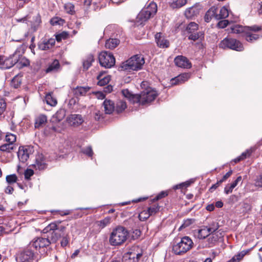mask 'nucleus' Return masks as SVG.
<instances>
[{
    "label": "nucleus",
    "mask_w": 262,
    "mask_h": 262,
    "mask_svg": "<svg viewBox=\"0 0 262 262\" xmlns=\"http://www.w3.org/2000/svg\"><path fill=\"white\" fill-rule=\"evenodd\" d=\"M129 236L127 230L124 227L119 226L114 229L109 237V243L113 246H119L123 245Z\"/></svg>",
    "instance_id": "nucleus-1"
},
{
    "label": "nucleus",
    "mask_w": 262,
    "mask_h": 262,
    "mask_svg": "<svg viewBox=\"0 0 262 262\" xmlns=\"http://www.w3.org/2000/svg\"><path fill=\"white\" fill-rule=\"evenodd\" d=\"M144 59L141 55L133 56L125 62L122 63L119 67L120 71H137L141 69L144 64Z\"/></svg>",
    "instance_id": "nucleus-2"
},
{
    "label": "nucleus",
    "mask_w": 262,
    "mask_h": 262,
    "mask_svg": "<svg viewBox=\"0 0 262 262\" xmlns=\"http://www.w3.org/2000/svg\"><path fill=\"white\" fill-rule=\"evenodd\" d=\"M157 11V4L151 2L147 6H145L140 12L136 17V22L140 25L143 24L149 18L154 15Z\"/></svg>",
    "instance_id": "nucleus-3"
},
{
    "label": "nucleus",
    "mask_w": 262,
    "mask_h": 262,
    "mask_svg": "<svg viewBox=\"0 0 262 262\" xmlns=\"http://www.w3.org/2000/svg\"><path fill=\"white\" fill-rule=\"evenodd\" d=\"M193 245L191 239L188 236L181 238V241L173 245L172 251L177 255L186 253L190 250Z\"/></svg>",
    "instance_id": "nucleus-4"
},
{
    "label": "nucleus",
    "mask_w": 262,
    "mask_h": 262,
    "mask_svg": "<svg viewBox=\"0 0 262 262\" xmlns=\"http://www.w3.org/2000/svg\"><path fill=\"white\" fill-rule=\"evenodd\" d=\"M219 46L223 49L229 48L237 51H241L244 49L242 43L234 38H225L221 42Z\"/></svg>",
    "instance_id": "nucleus-5"
},
{
    "label": "nucleus",
    "mask_w": 262,
    "mask_h": 262,
    "mask_svg": "<svg viewBox=\"0 0 262 262\" xmlns=\"http://www.w3.org/2000/svg\"><path fill=\"white\" fill-rule=\"evenodd\" d=\"M24 54V49L22 46H20L16 49L15 52L8 58L5 59V62H4L5 67L4 68H11L14 64L18 62L20 57Z\"/></svg>",
    "instance_id": "nucleus-6"
},
{
    "label": "nucleus",
    "mask_w": 262,
    "mask_h": 262,
    "mask_svg": "<svg viewBox=\"0 0 262 262\" xmlns=\"http://www.w3.org/2000/svg\"><path fill=\"white\" fill-rule=\"evenodd\" d=\"M99 61L101 66L106 68L113 67L115 63V58L110 52H102L99 55Z\"/></svg>",
    "instance_id": "nucleus-7"
},
{
    "label": "nucleus",
    "mask_w": 262,
    "mask_h": 262,
    "mask_svg": "<svg viewBox=\"0 0 262 262\" xmlns=\"http://www.w3.org/2000/svg\"><path fill=\"white\" fill-rule=\"evenodd\" d=\"M139 96L140 100L138 103L143 105L154 100L157 96V93L156 91L149 88L143 91Z\"/></svg>",
    "instance_id": "nucleus-8"
},
{
    "label": "nucleus",
    "mask_w": 262,
    "mask_h": 262,
    "mask_svg": "<svg viewBox=\"0 0 262 262\" xmlns=\"http://www.w3.org/2000/svg\"><path fill=\"white\" fill-rule=\"evenodd\" d=\"M198 29V25L194 22H191L187 25L186 31L190 34L188 37L189 39L195 41L203 36L204 34L202 32H195Z\"/></svg>",
    "instance_id": "nucleus-9"
},
{
    "label": "nucleus",
    "mask_w": 262,
    "mask_h": 262,
    "mask_svg": "<svg viewBox=\"0 0 262 262\" xmlns=\"http://www.w3.org/2000/svg\"><path fill=\"white\" fill-rule=\"evenodd\" d=\"M33 152V147L31 146H20L18 151V157L22 162H25L28 159L30 155Z\"/></svg>",
    "instance_id": "nucleus-10"
},
{
    "label": "nucleus",
    "mask_w": 262,
    "mask_h": 262,
    "mask_svg": "<svg viewBox=\"0 0 262 262\" xmlns=\"http://www.w3.org/2000/svg\"><path fill=\"white\" fill-rule=\"evenodd\" d=\"M231 32L233 33H242L245 37L246 40H250L252 39L250 37L251 34L249 32V27H243L239 25H234L231 28Z\"/></svg>",
    "instance_id": "nucleus-11"
},
{
    "label": "nucleus",
    "mask_w": 262,
    "mask_h": 262,
    "mask_svg": "<svg viewBox=\"0 0 262 262\" xmlns=\"http://www.w3.org/2000/svg\"><path fill=\"white\" fill-rule=\"evenodd\" d=\"M217 228H208L204 226L200 229L194 231V236L199 239H204L210 234V233L214 232Z\"/></svg>",
    "instance_id": "nucleus-12"
},
{
    "label": "nucleus",
    "mask_w": 262,
    "mask_h": 262,
    "mask_svg": "<svg viewBox=\"0 0 262 262\" xmlns=\"http://www.w3.org/2000/svg\"><path fill=\"white\" fill-rule=\"evenodd\" d=\"M50 242L48 238L38 237L34 239L30 244V247H33L36 249L43 248L50 245Z\"/></svg>",
    "instance_id": "nucleus-13"
},
{
    "label": "nucleus",
    "mask_w": 262,
    "mask_h": 262,
    "mask_svg": "<svg viewBox=\"0 0 262 262\" xmlns=\"http://www.w3.org/2000/svg\"><path fill=\"white\" fill-rule=\"evenodd\" d=\"M34 252L30 249H27L19 253L16 257L17 262H27L33 259Z\"/></svg>",
    "instance_id": "nucleus-14"
},
{
    "label": "nucleus",
    "mask_w": 262,
    "mask_h": 262,
    "mask_svg": "<svg viewBox=\"0 0 262 262\" xmlns=\"http://www.w3.org/2000/svg\"><path fill=\"white\" fill-rule=\"evenodd\" d=\"M66 227L62 226L59 227V229L51 232V235L49 237L50 238V243H56L62 235H63V232L65 230Z\"/></svg>",
    "instance_id": "nucleus-15"
},
{
    "label": "nucleus",
    "mask_w": 262,
    "mask_h": 262,
    "mask_svg": "<svg viewBox=\"0 0 262 262\" xmlns=\"http://www.w3.org/2000/svg\"><path fill=\"white\" fill-rule=\"evenodd\" d=\"M175 64L179 67L182 68H190L191 63L184 56H178L174 59Z\"/></svg>",
    "instance_id": "nucleus-16"
},
{
    "label": "nucleus",
    "mask_w": 262,
    "mask_h": 262,
    "mask_svg": "<svg viewBox=\"0 0 262 262\" xmlns=\"http://www.w3.org/2000/svg\"><path fill=\"white\" fill-rule=\"evenodd\" d=\"M141 256L140 253L127 252L123 256V260L125 262H138Z\"/></svg>",
    "instance_id": "nucleus-17"
},
{
    "label": "nucleus",
    "mask_w": 262,
    "mask_h": 262,
    "mask_svg": "<svg viewBox=\"0 0 262 262\" xmlns=\"http://www.w3.org/2000/svg\"><path fill=\"white\" fill-rule=\"evenodd\" d=\"M68 121L71 125L77 126L82 124L83 119L80 115H71L68 118Z\"/></svg>",
    "instance_id": "nucleus-18"
},
{
    "label": "nucleus",
    "mask_w": 262,
    "mask_h": 262,
    "mask_svg": "<svg viewBox=\"0 0 262 262\" xmlns=\"http://www.w3.org/2000/svg\"><path fill=\"white\" fill-rule=\"evenodd\" d=\"M34 166L36 169L43 170L46 168L47 164L44 156L42 154H38L36 158Z\"/></svg>",
    "instance_id": "nucleus-19"
},
{
    "label": "nucleus",
    "mask_w": 262,
    "mask_h": 262,
    "mask_svg": "<svg viewBox=\"0 0 262 262\" xmlns=\"http://www.w3.org/2000/svg\"><path fill=\"white\" fill-rule=\"evenodd\" d=\"M190 77L188 73H183L179 76L171 79V84L172 85H176L182 83L187 81Z\"/></svg>",
    "instance_id": "nucleus-20"
},
{
    "label": "nucleus",
    "mask_w": 262,
    "mask_h": 262,
    "mask_svg": "<svg viewBox=\"0 0 262 262\" xmlns=\"http://www.w3.org/2000/svg\"><path fill=\"white\" fill-rule=\"evenodd\" d=\"M121 93L124 97L133 103H138L140 100L139 95L132 94L127 89L122 90Z\"/></svg>",
    "instance_id": "nucleus-21"
},
{
    "label": "nucleus",
    "mask_w": 262,
    "mask_h": 262,
    "mask_svg": "<svg viewBox=\"0 0 262 262\" xmlns=\"http://www.w3.org/2000/svg\"><path fill=\"white\" fill-rule=\"evenodd\" d=\"M155 39L158 46L160 48H167L169 47V41L166 39L160 33L155 35Z\"/></svg>",
    "instance_id": "nucleus-22"
},
{
    "label": "nucleus",
    "mask_w": 262,
    "mask_h": 262,
    "mask_svg": "<svg viewBox=\"0 0 262 262\" xmlns=\"http://www.w3.org/2000/svg\"><path fill=\"white\" fill-rule=\"evenodd\" d=\"M90 90V88L89 86H77L73 89V92L76 97H78L85 96Z\"/></svg>",
    "instance_id": "nucleus-23"
},
{
    "label": "nucleus",
    "mask_w": 262,
    "mask_h": 262,
    "mask_svg": "<svg viewBox=\"0 0 262 262\" xmlns=\"http://www.w3.org/2000/svg\"><path fill=\"white\" fill-rule=\"evenodd\" d=\"M222 236V232L219 231L212 232V234L208 238V246L209 247H212Z\"/></svg>",
    "instance_id": "nucleus-24"
},
{
    "label": "nucleus",
    "mask_w": 262,
    "mask_h": 262,
    "mask_svg": "<svg viewBox=\"0 0 262 262\" xmlns=\"http://www.w3.org/2000/svg\"><path fill=\"white\" fill-rule=\"evenodd\" d=\"M55 40L54 38H50L47 41H44L39 45V48L41 50H47L55 45Z\"/></svg>",
    "instance_id": "nucleus-25"
},
{
    "label": "nucleus",
    "mask_w": 262,
    "mask_h": 262,
    "mask_svg": "<svg viewBox=\"0 0 262 262\" xmlns=\"http://www.w3.org/2000/svg\"><path fill=\"white\" fill-rule=\"evenodd\" d=\"M47 122V118L44 115H39L35 119V128H40L43 127Z\"/></svg>",
    "instance_id": "nucleus-26"
},
{
    "label": "nucleus",
    "mask_w": 262,
    "mask_h": 262,
    "mask_svg": "<svg viewBox=\"0 0 262 262\" xmlns=\"http://www.w3.org/2000/svg\"><path fill=\"white\" fill-rule=\"evenodd\" d=\"M103 105L106 114H110L114 111V103L111 100H105L103 103Z\"/></svg>",
    "instance_id": "nucleus-27"
},
{
    "label": "nucleus",
    "mask_w": 262,
    "mask_h": 262,
    "mask_svg": "<svg viewBox=\"0 0 262 262\" xmlns=\"http://www.w3.org/2000/svg\"><path fill=\"white\" fill-rule=\"evenodd\" d=\"M31 29L33 32L36 31V30L40 27L41 23V17L39 14H37L36 16L33 17V20L31 21Z\"/></svg>",
    "instance_id": "nucleus-28"
},
{
    "label": "nucleus",
    "mask_w": 262,
    "mask_h": 262,
    "mask_svg": "<svg viewBox=\"0 0 262 262\" xmlns=\"http://www.w3.org/2000/svg\"><path fill=\"white\" fill-rule=\"evenodd\" d=\"M249 251V250L240 251L227 262H239L243 259L244 257L247 254Z\"/></svg>",
    "instance_id": "nucleus-29"
},
{
    "label": "nucleus",
    "mask_w": 262,
    "mask_h": 262,
    "mask_svg": "<svg viewBox=\"0 0 262 262\" xmlns=\"http://www.w3.org/2000/svg\"><path fill=\"white\" fill-rule=\"evenodd\" d=\"M97 79L98 80V84L100 86H103L107 84L111 80V77L109 75L101 73L97 76Z\"/></svg>",
    "instance_id": "nucleus-30"
},
{
    "label": "nucleus",
    "mask_w": 262,
    "mask_h": 262,
    "mask_svg": "<svg viewBox=\"0 0 262 262\" xmlns=\"http://www.w3.org/2000/svg\"><path fill=\"white\" fill-rule=\"evenodd\" d=\"M261 28L259 27L254 26L252 27H249V32L251 34V38L252 39L250 40H247L249 42H252L253 41L257 40L259 38V36L257 34H254V32H257L260 30Z\"/></svg>",
    "instance_id": "nucleus-31"
},
{
    "label": "nucleus",
    "mask_w": 262,
    "mask_h": 262,
    "mask_svg": "<svg viewBox=\"0 0 262 262\" xmlns=\"http://www.w3.org/2000/svg\"><path fill=\"white\" fill-rule=\"evenodd\" d=\"M229 15L228 9L226 6L222 7L219 11V13H217L215 16V19H221L227 17Z\"/></svg>",
    "instance_id": "nucleus-32"
},
{
    "label": "nucleus",
    "mask_w": 262,
    "mask_h": 262,
    "mask_svg": "<svg viewBox=\"0 0 262 262\" xmlns=\"http://www.w3.org/2000/svg\"><path fill=\"white\" fill-rule=\"evenodd\" d=\"M66 116V112L64 110H60L56 112V113L52 117V121L53 122H58L64 118Z\"/></svg>",
    "instance_id": "nucleus-33"
},
{
    "label": "nucleus",
    "mask_w": 262,
    "mask_h": 262,
    "mask_svg": "<svg viewBox=\"0 0 262 262\" xmlns=\"http://www.w3.org/2000/svg\"><path fill=\"white\" fill-rule=\"evenodd\" d=\"M119 43V40L117 39H110L105 42V47L107 49H113L115 48Z\"/></svg>",
    "instance_id": "nucleus-34"
},
{
    "label": "nucleus",
    "mask_w": 262,
    "mask_h": 262,
    "mask_svg": "<svg viewBox=\"0 0 262 262\" xmlns=\"http://www.w3.org/2000/svg\"><path fill=\"white\" fill-rule=\"evenodd\" d=\"M59 68V62L57 60H54L46 69V72L49 73L57 71Z\"/></svg>",
    "instance_id": "nucleus-35"
},
{
    "label": "nucleus",
    "mask_w": 262,
    "mask_h": 262,
    "mask_svg": "<svg viewBox=\"0 0 262 262\" xmlns=\"http://www.w3.org/2000/svg\"><path fill=\"white\" fill-rule=\"evenodd\" d=\"M45 99L47 103L51 106H55L57 104V100L53 97L52 93L47 94Z\"/></svg>",
    "instance_id": "nucleus-36"
},
{
    "label": "nucleus",
    "mask_w": 262,
    "mask_h": 262,
    "mask_svg": "<svg viewBox=\"0 0 262 262\" xmlns=\"http://www.w3.org/2000/svg\"><path fill=\"white\" fill-rule=\"evenodd\" d=\"M94 61V57L92 55H89L83 61V67L84 70H88L91 66L92 62Z\"/></svg>",
    "instance_id": "nucleus-37"
},
{
    "label": "nucleus",
    "mask_w": 262,
    "mask_h": 262,
    "mask_svg": "<svg viewBox=\"0 0 262 262\" xmlns=\"http://www.w3.org/2000/svg\"><path fill=\"white\" fill-rule=\"evenodd\" d=\"M111 217H106L104 219L97 222L98 226L101 229L104 228L111 223Z\"/></svg>",
    "instance_id": "nucleus-38"
},
{
    "label": "nucleus",
    "mask_w": 262,
    "mask_h": 262,
    "mask_svg": "<svg viewBox=\"0 0 262 262\" xmlns=\"http://www.w3.org/2000/svg\"><path fill=\"white\" fill-rule=\"evenodd\" d=\"M198 13L197 9L194 7H190L187 9L185 12V15L187 18H191Z\"/></svg>",
    "instance_id": "nucleus-39"
},
{
    "label": "nucleus",
    "mask_w": 262,
    "mask_h": 262,
    "mask_svg": "<svg viewBox=\"0 0 262 262\" xmlns=\"http://www.w3.org/2000/svg\"><path fill=\"white\" fill-rule=\"evenodd\" d=\"M14 145L9 143H5L0 146V150L2 151L10 152L14 148Z\"/></svg>",
    "instance_id": "nucleus-40"
},
{
    "label": "nucleus",
    "mask_w": 262,
    "mask_h": 262,
    "mask_svg": "<svg viewBox=\"0 0 262 262\" xmlns=\"http://www.w3.org/2000/svg\"><path fill=\"white\" fill-rule=\"evenodd\" d=\"M186 0H176L170 4L172 8H179L186 4Z\"/></svg>",
    "instance_id": "nucleus-41"
},
{
    "label": "nucleus",
    "mask_w": 262,
    "mask_h": 262,
    "mask_svg": "<svg viewBox=\"0 0 262 262\" xmlns=\"http://www.w3.org/2000/svg\"><path fill=\"white\" fill-rule=\"evenodd\" d=\"M29 64V60L22 56L16 65L18 68H21L23 67L28 66Z\"/></svg>",
    "instance_id": "nucleus-42"
},
{
    "label": "nucleus",
    "mask_w": 262,
    "mask_h": 262,
    "mask_svg": "<svg viewBox=\"0 0 262 262\" xmlns=\"http://www.w3.org/2000/svg\"><path fill=\"white\" fill-rule=\"evenodd\" d=\"M217 8L215 7H212L210 8L206 12L207 17H209V18H212V17H214L215 18V16L217 14Z\"/></svg>",
    "instance_id": "nucleus-43"
},
{
    "label": "nucleus",
    "mask_w": 262,
    "mask_h": 262,
    "mask_svg": "<svg viewBox=\"0 0 262 262\" xmlns=\"http://www.w3.org/2000/svg\"><path fill=\"white\" fill-rule=\"evenodd\" d=\"M160 206L158 204H155L150 207H149L147 209L148 212L149 213L150 216L155 214L158 212H159L160 209Z\"/></svg>",
    "instance_id": "nucleus-44"
},
{
    "label": "nucleus",
    "mask_w": 262,
    "mask_h": 262,
    "mask_svg": "<svg viewBox=\"0 0 262 262\" xmlns=\"http://www.w3.org/2000/svg\"><path fill=\"white\" fill-rule=\"evenodd\" d=\"M5 140L7 142L14 144L16 140V137L12 134H7L6 135Z\"/></svg>",
    "instance_id": "nucleus-45"
},
{
    "label": "nucleus",
    "mask_w": 262,
    "mask_h": 262,
    "mask_svg": "<svg viewBox=\"0 0 262 262\" xmlns=\"http://www.w3.org/2000/svg\"><path fill=\"white\" fill-rule=\"evenodd\" d=\"M59 227L56 223L50 224L45 229L46 232H52L59 229Z\"/></svg>",
    "instance_id": "nucleus-46"
},
{
    "label": "nucleus",
    "mask_w": 262,
    "mask_h": 262,
    "mask_svg": "<svg viewBox=\"0 0 262 262\" xmlns=\"http://www.w3.org/2000/svg\"><path fill=\"white\" fill-rule=\"evenodd\" d=\"M193 182H194V181L192 180L187 181L185 182L182 183L179 185H176V186H174V188L176 189H181L183 187L186 188V187H188L189 186H190V184L193 183Z\"/></svg>",
    "instance_id": "nucleus-47"
},
{
    "label": "nucleus",
    "mask_w": 262,
    "mask_h": 262,
    "mask_svg": "<svg viewBox=\"0 0 262 262\" xmlns=\"http://www.w3.org/2000/svg\"><path fill=\"white\" fill-rule=\"evenodd\" d=\"M150 216L148 210H143L139 214V219L141 221H144Z\"/></svg>",
    "instance_id": "nucleus-48"
},
{
    "label": "nucleus",
    "mask_w": 262,
    "mask_h": 262,
    "mask_svg": "<svg viewBox=\"0 0 262 262\" xmlns=\"http://www.w3.org/2000/svg\"><path fill=\"white\" fill-rule=\"evenodd\" d=\"M66 12L69 14H72L74 12V6L71 3H67L64 6Z\"/></svg>",
    "instance_id": "nucleus-49"
},
{
    "label": "nucleus",
    "mask_w": 262,
    "mask_h": 262,
    "mask_svg": "<svg viewBox=\"0 0 262 262\" xmlns=\"http://www.w3.org/2000/svg\"><path fill=\"white\" fill-rule=\"evenodd\" d=\"M194 222V220L193 219H187V220L184 221L183 223L179 228V230H181L183 228H185L189 226L190 225H191L192 223H193Z\"/></svg>",
    "instance_id": "nucleus-50"
},
{
    "label": "nucleus",
    "mask_w": 262,
    "mask_h": 262,
    "mask_svg": "<svg viewBox=\"0 0 262 262\" xmlns=\"http://www.w3.org/2000/svg\"><path fill=\"white\" fill-rule=\"evenodd\" d=\"M6 179L7 182L10 184L16 182L17 180V177L14 174L7 176Z\"/></svg>",
    "instance_id": "nucleus-51"
},
{
    "label": "nucleus",
    "mask_w": 262,
    "mask_h": 262,
    "mask_svg": "<svg viewBox=\"0 0 262 262\" xmlns=\"http://www.w3.org/2000/svg\"><path fill=\"white\" fill-rule=\"evenodd\" d=\"M126 108V104L123 101L120 100L117 103V110L118 112H122Z\"/></svg>",
    "instance_id": "nucleus-52"
},
{
    "label": "nucleus",
    "mask_w": 262,
    "mask_h": 262,
    "mask_svg": "<svg viewBox=\"0 0 262 262\" xmlns=\"http://www.w3.org/2000/svg\"><path fill=\"white\" fill-rule=\"evenodd\" d=\"M20 76L17 75L15 76L12 80V85L15 88H17L21 83V80L20 79Z\"/></svg>",
    "instance_id": "nucleus-53"
},
{
    "label": "nucleus",
    "mask_w": 262,
    "mask_h": 262,
    "mask_svg": "<svg viewBox=\"0 0 262 262\" xmlns=\"http://www.w3.org/2000/svg\"><path fill=\"white\" fill-rule=\"evenodd\" d=\"M63 20L58 17H53L50 20V23L52 25H61L63 24Z\"/></svg>",
    "instance_id": "nucleus-54"
},
{
    "label": "nucleus",
    "mask_w": 262,
    "mask_h": 262,
    "mask_svg": "<svg viewBox=\"0 0 262 262\" xmlns=\"http://www.w3.org/2000/svg\"><path fill=\"white\" fill-rule=\"evenodd\" d=\"M68 34L65 32H63L60 34L56 35V39L58 42L61 41L62 39H65L68 37Z\"/></svg>",
    "instance_id": "nucleus-55"
},
{
    "label": "nucleus",
    "mask_w": 262,
    "mask_h": 262,
    "mask_svg": "<svg viewBox=\"0 0 262 262\" xmlns=\"http://www.w3.org/2000/svg\"><path fill=\"white\" fill-rule=\"evenodd\" d=\"M82 152L89 157H92L93 152L91 146L86 147L82 149Z\"/></svg>",
    "instance_id": "nucleus-56"
},
{
    "label": "nucleus",
    "mask_w": 262,
    "mask_h": 262,
    "mask_svg": "<svg viewBox=\"0 0 262 262\" xmlns=\"http://www.w3.org/2000/svg\"><path fill=\"white\" fill-rule=\"evenodd\" d=\"M6 107V104L5 101L3 99H0V115L3 114L5 111Z\"/></svg>",
    "instance_id": "nucleus-57"
},
{
    "label": "nucleus",
    "mask_w": 262,
    "mask_h": 262,
    "mask_svg": "<svg viewBox=\"0 0 262 262\" xmlns=\"http://www.w3.org/2000/svg\"><path fill=\"white\" fill-rule=\"evenodd\" d=\"M228 24H229V21L228 20H226V19L222 20L220 21L217 23V27L220 28H224L227 26Z\"/></svg>",
    "instance_id": "nucleus-58"
},
{
    "label": "nucleus",
    "mask_w": 262,
    "mask_h": 262,
    "mask_svg": "<svg viewBox=\"0 0 262 262\" xmlns=\"http://www.w3.org/2000/svg\"><path fill=\"white\" fill-rule=\"evenodd\" d=\"M33 174H34V171L33 170H32L31 169H27L25 171V173H24L25 178L26 179L29 180L30 179V178L33 175Z\"/></svg>",
    "instance_id": "nucleus-59"
},
{
    "label": "nucleus",
    "mask_w": 262,
    "mask_h": 262,
    "mask_svg": "<svg viewBox=\"0 0 262 262\" xmlns=\"http://www.w3.org/2000/svg\"><path fill=\"white\" fill-rule=\"evenodd\" d=\"M233 189V187L231 184H228L224 188V192L225 193L228 194L231 193Z\"/></svg>",
    "instance_id": "nucleus-60"
},
{
    "label": "nucleus",
    "mask_w": 262,
    "mask_h": 262,
    "mask_svg": "<svg viewBox=\"0 0 262 262\" xmlns=\"http://www.w3.org/2000/svg\"><path fill=\"white\" fill-rule=\"evenodd\" d=\"M232 173V171L231 170L227 172L222 178L221 180H220V183H223L224 181H226Z\"/></svg>",
    "instance_id": "nucleus-61"
},
{
    "label": "nucleus",
    "mask_w": 262,
    "mask_h": 262,
    "mask_svg": "<svg viewBox=\"0 0 262 262\" xmlns=\"http://www.w3.org/2000/svg\"><path fill=\"white\" fill-rule=\"evenodd\" d=\"M255 185L258 187H262V173L259 176L255 181Z\"/></svg>",
    "instance_id": "nucleus-62"
},
{
    "label": "nucleus",
    "mask_w": 262,
    "mask_h": 262,
    "mask_svg": "<svg viewBox=\"0 0 262 262\" xmlns=\"http://www.w3.org/2000/svg\"><path fill=\"white\" fill-rule=\"evenodd\" d=\"M167 195V193L166 192L162 191L159 193L154 199V201H158Z\"/></svg>",
    "instance_id": "nucleus-63"
},
{
    "label": "nucleus",
    "mask_w": 262,
    "mask_h": 262,
    "mask_svg": "<svg viewBox=\"0 0 262 262\" xmlns=\"http://www.w3.org/2000/svg\"><path fill=\"white\" fill-rule=\"evenodd\" d=\"M242 177L239 176L236 178V179L232 184H231V185L232 186L233 188H234L237 185L238 183L242 182Z\"/></svg>",
    "instance_id": "nucleus-64"
}]
</instances>
